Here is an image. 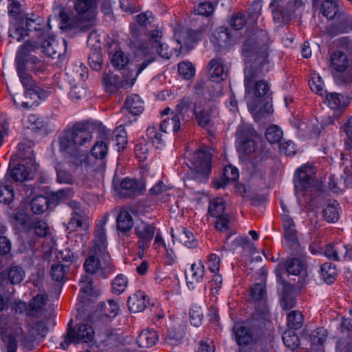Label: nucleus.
I'll return each mask as SVG.
<instances>
[{"mask_svg": "<svg viewBox=\"0 0 352 352\" xmlns=\"http://www.w3.org/2000/svg\"><path fill=\"white\" fill-rule=\"evenodd\" d=\"M303 267V263L298 258L289 259L285 264L287 273L294 276H298L302 271Z\"/></svg>", "mask_w": 352, "mask_h": 352, "instance_id": "4d7b16f0", "label": "nucleus"}, {"mask_svg": "<svg viewBox=\"0 0 352 352\" xmlns=\"http://www.w3.org/2000/svg\"><path fill=\"white\" fill-rule=\"evenodd\" d=\"M304 5L303 0H271L270 8L276 23L287 21Z\"/></svg>", "mask_w": 352, "mask_h": 352, "instance_id": "39448f33", "label": "nucleus"}, {"mask_svg": "<svg viewBox=\"0 0 352 352\" xmlns=\"http://www.w3.org/2000/svg\"><path fill=\"white\" fill-rule=\"evenodd\" d=\"M14 65L20 82L25 89V97L28 98L29 95L39 96V94L42 91L32 79V75L28 72V65L14 64Z\"/></svg>", "mask_w": 352, "mask_h": 352, "instance_id": "f8f14e48", "label": "nucleus"}, {"mask_svg": "<svg viewBox=\"0 0 352 352\" xmlns=\"http://www.w3.org/2000/svg\"><path fill=\"white\" fill-rule=\"evenodd\" d=\"M323 217L324 219L333 223L338 221L339 217V204L337 201H331L323 210Z\"/></svg>", "mask_w": 352, "mask_h": 352, "instance_id": "37998d69", "label": "nucleus"}, {"mask_svg": "<svg viewBox=\"0 0 352 352\" xmlns=\"http://www.w3.org/2000/svg\"><path fill=\"white\" fill-rule=\"evenodd\" d=\"M94 127L91 122H78L64 131L58 139L60 151L74 157L82 155L93 140Z\"/></svg>", "mask_w": 352, "mask_h": 352, "instance_id": "f03ea898", "label": "nucleus"}, {"mask_svg": "<svg viewBox=\"0 0 352 352\" xmlns=\"http://www.w3.org/2000/svg\"><path fill=\"white\" fill-rule=\"evenodd\" d=\"M327 31L331 36L352 31V16L346 12L340 11L336 23L330 25Z\"/></svg>", "mask_w": 352, "mask_h": 352, "instance_id": "2eb2a0df", "label": "nucleus"}, {"mask_svg": "<svg viewBox=\"0 0 352 352\" xmlns=\"http://www.w3.org/2000/svg\"><path fill=\"white\" fill-rule=\"evenodd\" d=\"M256 134V131L250 126H239L236 133L239 151L247 155L254 153L256 149L254 140Z\"/></svg>", "mask_w": 352, "mask_h": 352, "instance_id": "9d476101", "label": "nucleus"}, {"mask_svg": "<svg viewBox=\"0 0 352 352\" xmlns=\"http://www.w3.org/2000/svg\"><path fill=\"white\" fill-rule=\"evenodd\" d=\"M112 292L116 294L123 293L128 285L127 278L123 274H118L112 282Z\"/></svg>", "mask_w": 352, "mask_h": 352, "instance_id": "6e6d98bb", "label": "nucleus"}, {"mask_svg": "<svg viewBox=\"0 0 352 352\" xmlns=\"http://www.w3.org/2000/svg\"><path fill=\"white\" fill-rule=\"evenodd\" d=\"M350 58L341 50L333 51L330 56L332 74L336 84L338 86L349 87L352 84V67Z\"/></svg>", "mask_w": 352, "mask_h": 352, "instance_id": "7ed1b4c3", "label": "nucleus"}, {"mask_svg": "<svg viewBox=\"0 0 352 352\" xmlns=\"http://www.w3.org/2000/svg\"><path fill=\"white\" fill-rule=\"evenodd\" d=\"M239 176V170L232 165L227 166L223 169V177L216 180L214 182V187L216 189L225 188L230 182L236 181Z\"/></svg>", "mask_w": 352, "mask_h": 352, "instance_id": "7c9ffc66", "label": "nucleus"}, {"mask_svg": "<svg viewBox=\"0 0 352 352\" xmlns=\"http://www.w3.org/2000/svg\"><path fill=\"white\" fill-rule=\"evenodd\" d=\"M312 7L314 10H320V13L327 19H333L340 12L338 0H313Z\"/></svg>", "mask_w": 352, "mask_h": 352, "instance_id": "dca6fc26", "label": "nucleus"}, {"mask_svg": "<svg viewBox=\"0 0 352 352\" xmlns=\"http://www.w3.org/2000/svg\"><path fill=\"white\" fill-rule=\"evenodd\" d=\"M181 120V118L176 113L172 118H165L160 124V131L167 133L168 131L172 130L176 133L180 129Z\"/></svg>", "mask_w": 352, "mask_h": 352, "instance_id": "c03bdc74", "label": "nucleus"}, {"mask_svg": "<svg viewBox=\"0 0 352 352\" xmlns=\"http://www.w3.org/2000/svg\"><path fill=\"white\" fill-rule=\"evenodd\" d=\"M71 206L74 208V210L72 212V217L68 224L69 228L72 230L78 228L87 230L89 227V217L79 208L78 203L72 202Z\"/></svg>", "mask_w": 352, "mask_h": 352, "instance_id": "aec40b11", "label": "nucleus"}, {"mask_svg": "<svg viewBox=\"0 0 352 352\" xmlns=\"http://www.w3.org/2000/svg\"><path fill=\"white\" fill-rule=\"evenodd\" d=\"M149 35L150 52L157 53L162 58L168 59L171 56V52L168 46L161 41L162 32L158 30H154L150 32Z\"/></svg>", "mask_w": 352, "mask_h": 352, "instance_id": "4468645a", "label": "nucleus"}, {"mask_svg": "<svg viewBox=\"0 0 352 352\" xmlns=\"http://www.w3.org/2000/svg\"><path fill=\"white\" fill-rule=\"evenodd\" d=\"M194 107L195 108V104L193 102L192 98L191 96H184L177 104L175 112L181 118L182 121L188 120L190 118V113L191 111H193Z\"/></svg>", "mask_w": 352, "mask_h": 352, "instance_id": "bb28decb", "label": "nucleus"}, {"mask_svg": "<svg viewBox=\"0 0 352 352\" xmlns=\"http://www.w3.org/2000/svg\"><path fill=\"white\" fill-rule=\"evenodd\" d=\"M43 52L48 56L54 58L61 54L60 47L58 41L54 37H49L42 43Z\"/></svg>", "mask_w": 352, "mask_h": 352, "instance_id": "4c0bfd02", "label": "nucleus"}, {"mask_svg": "<svg viewBox=\"0 0 352 352\" xmlns=\"http://www.w3.org/2000/svg\"><path fill=\"white\" fill-rule=\"evenodd\" d=\"M162 132V131H161L160 130L158 131L157 129L154 126H148L146 130L147 138L154 145H155L157 148H158L159 145L162 144L163 142Z\"/></svg>", "mask_w": 352, "mask_h": 352, "instance_id": "bf43d9fd", "label": "nucleus"}, {"mask_svg": "<svg viewBox=\"0 0 352 352\" xmlns=\"http://www.w3.org/2000/svg\"><path fill=\"white\" fill-rule=\"evenodd\" d=\"M265 138L270 144L279 143L283 138V131L278 126L272 125L267 129Z\"/></svg>", "mask_w": 352, "mask_h": 352, "instance_id": "864d4df0", "label": "nucleus"}, {"mask_svg": "<svg viewBox=\"0 0 352 352\" xmlns=\"http://www.w3.org/2000/svg\"><path fill=\"white\" fill-rule=\"evenodd\" d=\"M146 295L142 291H138L128 298L129 309L133 313L141 312L146 307Z\"/></svg>", "mask_w": 352, "mask_h": 352, "instance_id": "a878e982", "label": "nucleus"}, {"mask_svg": "<svg viewBox=\"0 0 352 352\" xmlns=\"http://www.w3.org/2000/svg\"><path fill=\"white\" fill-rule=\"evenodd\" d=\"M83 267L86 273L89 274L88 275L98 274L103 278H106L115 269V266L113 265L102 267L99 258L94 255L89 256L86 258Z\"/></svg>", "mask_w": 352, "mask_h": 352, "instance_id": "ddd939ff", "label": "nucleus"}, {"mask_svg": "<svg viewBox=\"0 0 352 352\" xmlns=\"http://www.w3.org/2000/svg\"><path fill=\"white\" fill-rule=\"evenodd\" d=\"M190 162L189 178L199 183L206 182L210 173L211 154L206 150H197L192 153Z\"/></svg>", "mask_w": 352, "mask_h": 352, "instance_id": "20e7f679", "label": "nucleus"}, {"mask_svg": "<svg viewBox=\"0 0 352 352\" xmlns=\"http://www.w3.org/2000/svg\"><path fill=\"white\" fill-rule=\"evenodd\" d=\"M208 74L211 80L220 82L228 76V67L224 65L222 58H213L208 64Z\"/></svg>", "mask_w": 352, "mask_h": 352, "instance_id": "a211bd4d", "label": "nucleus"}, {"mask_svg": "<svg viewBox=\"0 0 352 352\" xmlns=\"http://www.w3.org/2000/svg\"><path fill=\"white\" fill-rule=\"evenodd\" d=\"M123 79H121L118 76L114 74H106L103 77V83L106 90L110 93L114 92L116 90L122 88L124 86L130 84L132 77V73L127 72L123 74Z\"/></svg>", "mask_w": 352, "mask_h": 352, "instance_id": "f3484780", "label": "nucleus"}, {"mask_svg": "<svg viewBox=\"0 0 352 352\" xmlns=\"http://www.w3.org/2000/svg\"><path fill=\"white\" fill-rule=\"evenodd\" d=\"M29 173L23 164H17L11 172V177L16 182H22L28 179Z\"/></svg>", "mask_w": 352, "mask_h": 352, "instance_id": "e2e57ef3", "label": "nucleus"}, {"mask_svg": "<svg viewBox=\"0 0 352 352\" xmlns=\"http://www.w3.org/2000/svg\"><path fill=\"white\" fill-rule=\"evenodd\" d=\"M96 3V0H75L77 16H95Z\"/></svg>", "mask_w": 352, "mask_h": 352, "instance_id": "2f4dec72", "label": "nucleus"}, {"mask_svg": "<svg viewBox=\"0 0 352 352\" xmlns=\"http://www.w3.org/2000/svg\"><path fill=\"white\" fill-rule=\"evenodd\" d=\"M71 325L72 321L69 322V328L67 329L66 333L63 336V340L60 343V347L64 350L67 349L71 344L76 345L80 342L75 333V329L72 327Z\"/></svg>", "mask_w": 352, "mask_h": 352, "instance_id": "8fccbe9b", "label": "nucleus"}, {"mask_svg": "<svg viewBox=\"0 0 352 352\" xmlns=\"http://www.w3.org/2000/svg\"><path fill=\"white\" fill-rule=\"evenodd\" d=\"M248 23V20L242 12H237L233 15L230 21L231 26L236 30H240Z\"/></svg>", "mask_w": 352, "mask_h": 352, "instance_id": "774afa93", "label": "nucleus"}, {"mask_svg": "<svg viewBox=\"0 0 352 352\" xmlns=\"http://www.w3.org/2000/svg\"><path fill=\"white\" fill-rule=\"evenodd\" d=\"M110 60L112 65L118 70H125L130 62L129 56L120 50H116L111 56Z\"/></svg>", "mask_w": 352, "mask_h": 352, "instance_id": "79ce46f5", "label": "nucleus"}, {"mask_svg": "<svg viewBox=\"0 0 352 352\" xmlns=\"http://www.w3.org/2000/svg\"><path fill=\"white\" fill-rule=\"evenodd\" d=\"M155 231L156 227L153 223H149L144 221L137 223L135 228V234L138 238V254L140 256H142L144 251L149 248Z\"/></svg>", "mask_w": 352, "mask_h": 352, "instance_id": "6e6552de", "label": "nucleus"}, {"mask_svg": "<svg viewBox=\"0 0 352 352\" xmlns=\"http://www.w3.org/2000/svg\"><path fill=\"white\" fill-rule=\"evenodd\" d=\"M205 30L206 28H201L200 30L195 31L190 29H184L179 33L177 41L179 43H183L186 47H190L192 43L201 39Z\"/></svg>", "mask_w": 352, "mask_h": 352, "instance_id": "393cba45", "label": "nucleus"}, {"mask_svg": "<svg viewBox=\"0 0 352 352\" xmlns=\"http://www.w3.org/2000/svg\"><path fill=\"white\" fill-rule=\"evenodd\" d=\"M105 221L102 225H97L94 232V251L95 254H104L107 248Z\"/></svg>", "mask_w": 352, "mask_h": 352, "instance_id": "4be33fe9", "label": "nucleus"}, {"mask_svg": "<svg viewBox=\"0 0 352 352\" xmlns=\"http://www.w3.org/2000/svg\"><path fill=\"white\" fill-rule=\"evenodd\" d=\"M25 276L24 270L19 266L14 265L6 268L0 273V292L3 295H12L14 289L11 292L6 289L7 285L18 284L21 283Z\"/></svg>", "mask_w": 352, "mask_h": 352, "instance_id": "1a4fd4ad", "label": "nucleus"}, {"mask_svg": "<svg viewBox=\"0 0 352 352\" xmlns=\"http://www.w3.org/2000/svg\"><path fill=\"white\" fill-rule=\"evenodd\" d=\"M62 28L66 30H74L76 32H86L91 30L95 25L94 16H76L70 19L69 16L60 12Z\"/></svg>", "mask_w": 352, "mask_h": 352, "instance_id": "0eeeda50", "label": "nucleus"}, {"mask_svg": "<svg viewBox=\"0 0 352 352\" xmlns=\"http://www.w3.org/2000/svg\"><path fill=\"white\" fill-rule=\"evenodd\" d=\"M248 106L249 109L254 113V119L256 120H261L262 118L265 116V113L270 114L273 112L272 107L271 104H269L268 102L265 104L263 110L259 109V110L257 111V105L254 104L253 102H248Z\"/></svg>", "mask_w": 352, "mask_h": 352, "instance_id": "052dcab7", "label": "nucleus"}, {"mask_svg": "<svg viewBox=\"0 0 352 352\" xmlns=\"http://www.w3.org/2000/svg\"><path fill=\"white\" fill-rule=\"evenodd\" d=\"M71 206L74 208V210L72 212V217L68 224L69 228L72 230L78 228L87 230L89 227V217L79 208L78 203L72 202Z\"/></svg>", "mask_w": 352, "mask_h": 352, "instance_id": "412c9836", "label": "nucleus"}, {"mask_svg": "<svg viewBox=\"0 0 352 352\" xmlns=\"http://www.w3.org/2000/svg\"><path fill=\"white\" fill-rule=\"evenodd\" d=\"M285 291L281 299V307L285 309H291L296 304V299L294 296L288 294L286 290L292 289V285L287 282H284Z\"/></svg>", "mask_w": 352, "mask_h": 352, "instance_id": "5fc2aeb1", "label": "nucleus"}, {"mask_svg": "<svg viewBox=\"0 0 352 352\" xmlns=\"http://www.w3.org/2000/svg\"><path fill=\"white\" fill-rule=\"evenodd\" d=\"M204 265L201 261L191 265V268L186 274L187 285L190 287V284L199 283L204 276Z\"/></svg>", "mask_w": 352, "mask_h": 352, "instance_id": "72a5a7b5", "label": "nucleus"}, {"mask_svg": "<svg viewBox=\"0 0 352 352\" xmlns=\"http://www.w3.org/2000/svg\"><path fill=\"white\" fill-rule=\"evenodd\" d=\"M193 114L199 126L206 128L210 125L211 118L209 113L206 111L197 112L196 108H193Z\"/></svg>", "mask_w": 352, "mask_h": 352, "instance_id": "69168bd1", "label": "nucleus"}, {"mask_svg": "<svg viewBox=\"0 0 352 352\" xmlns=\"http://www.w3.org/2000/svg\"><path fill=\"white\" fill-rule=\"evenodd\" d=\"M107 151V140H97L91 148V153L96 159H104Z\"/></svg>", "mask_w": 352, "mask_h": 352, "instance_id": "3c124183", "label": "nucleus"}, {"mask_svg": "<svg viewBox=\"0 0 352 352\" xmlns=\"http://www.w3.org/2000/svg\"><path fill=\"white\" fill-rule=\"evenodd\" d=\"M14 197L13 188L8 184L0 185V202L6 204H10Z\"/></svg>", "mask_w": 352, "mask_h": 352, "instance_id": "13d9d810", "label": "nucleus"}, {"mask_svg": "<svg viewBox=\"0 0 352 352\" xmlns=\"http://www.w3.org/2000/svg\"><path fill=\"white\" fill-rule=\"evenodd\" d=\"M287 322L291 330H297L302 327L304 323V317L299 311H292L287 315Z\"/></svg>", "mask_w": 352, "mask_h": 352, "instance_id": "a18cd8bd", "label": "nucleus"}, {"mask_svg": "<svg viewBox=\"0 0 352 352\" xmlns=\"http://www.w3.org/2000/svg\"><path fill=\"white\" fill-rule=\"evenodd\" d=\"M47 296L45 294L36 295L29 302V309L28 315L32 316H44L45 307L47 302Z\"/></svg>", "mask_w": 352, "mask_h": 352, "instance_id": "5701e85b", "label": "nucleus"}, {"mask_svg": "<svg viewBox=\"0 0 352 352\" xmlns=\"http://www.w3.org/2000/svg\"><path fill=\"white\" fill-rule=\"evenodd\" d=\"M75 333L80 342L83 343H89L93 341L95 337V332L92 326L87 323L79 324Z\"/></svg>", "mask_w": 352, "mask_h": 352, "instance_id": "e433bc0d", "label": "nucleus"}, {"mask_svg": "<svg viewBox=\"0 0 352 352\" xmlns=\"http://www.w3.org/2000/svg\"><path fill=\"white\" fill-rule=\"evenodd\" d=\"M311 176L307 173L306 167L300 168L296 173L295 187L297 190L302 191L310 185Z\"/></svg>", "mask_w": 352, "mask_h": 352, "instance_id": "58836bf2", "label": "nucleus"}, {"mask_svg": "<svg viewBox=\"0 0 352 352\" xmlns=\"http://www.w3.org/2000/svg\"><path fill=\"white\" fill-rule=\"evenodd\" d=\"M133 224V219L129 212L122 210L118 215L117 228L120 232L125 233L131 230Z\"/></svg>", "mask_w": 352, "mask_h": 352, "instance_id": "ea45409f", "label": "nucleus"}, {"mask_svg": "<svg viewBox=\"0 0 352 352\" xmlns=\"http://www.w3.org/2000/svg\"><path fill=\"white\" fill-rule=\"evenodd\" d=\"M282 339L285 345L292 351L295 350L300 345L298 336L291 329L283 332Z\"/></svg>", "mask_w": 352, "mask_h": 352, "instance_id": "de8ad7c7", "label": "nucleus"}, {"mask_svg": "<svg viewBox=\"0 0 352 352\" xmlns=\"http://www.w3.org/2000/svg\"><path fill=\"white\" fill-rule=\"evenodd\" d=\"M30 228L32 229L36 235L44 237L49 233V227L43 220H36L32 222Z\"/></svg>", "mask_w": 352, "mask_h": 352, "instance_id": "680f3d73", "label": "nucleus"}, {"mask_svg": "<svg viewBox=\"0 0 352 352\" xmlns=\"http://www.w3.org/2000/svg\"><path fill=\"white\" fill-rule=\"evenodd\" d=\"M242 45V55L245 64L244 85L245 93L252 94L258 100L271 98L272 91L265 80L253 84L255 78L263 74V67L268 63L269 37L263 30H248Z\"/></svg>", "mask_w": 352, "mask_h": 352, "instance_id": "f257e3e1", "label": "nucleus"}, {"mask_svg": "<svg viewBox=\"0 0 352 352\" xmlns=\"http://www.w3.org/2000/svg\"><path fill=\"white\" fill-rule=\"evenodd\" d=\"M225 209L226 201L221 197H217L210 201L208 213L210 217L216 219L227 214Z\"/></svg>", "mask_w": 352, "mask_h": 352, "instance_id": "c9c22d12", "label": "nucleus"}, {"mask_svg": "<svg viewBox=\"0 0 352 352\" xmlns=\"http://www.w3.org/2000/svg\"><path fill=\"white\" fill-rule=\"evenodd\" d=\"M251 298L254 302L263 301L266 297V290L265 285L262 283H256L251 289Z\"/></svg>", "mask_w": 352, "mask_h": 352, "instance_id": "0e129e2a", "label": "nucleus"}, {"mask_svg": "<svg viewBox=\"0 0 352 352\" xmlns=\"http://www.w3.org/2000/svg\"><path fill=\"white\" fill-rule=\"evenodd\" d=\"M281 219L285 239L291 243H296L298 240L297 230L293 219L287 214H284Z\"/></svg>", "mask_w": 352, "mask_h": 352, "instance_id": "c85d7f7f", "label": "nucleus"}, {"mask_svg": "<svg viewBox=\"0 0 352 352\" xmlns=\"http://www.w3.org/2000/svg\"><path fill=\"white\" fill-rule=\"evenodd\" d=\"M120 188L121 194L124 196H133L141 193L137 181L133 179H124L120 183Z\"/></svg>", "mask_w": 352, "mask_h": 352, "instance_id": "a19ab883", "label": "nucleus"}, {"mask_svg": "<svg viewBox=\"0 0 352 352\" xmlns=\"http://www.w3.org/2000/svg\"><path fill=\"white\" fill-rule=\"evenodd\" d=\"M232 334L235 342L241 346H248L258 340V332L241 322L234 324Z\"/></svg>", "mask_w": 352, "mask_h": 352, "instance_id": "9b49d317", "label": "nucleus"}, {"mask_svg": "<svg viewBox=\"0 0 352 352\" xmlns=\"http://www.w3.org/2000/svg\"><path fill=\"white\" fill-rule=\"evenodd\" d=\"M158 340L159 337L155 331L144 329L140 333L136 342L140 348H151L155 346Z\"/></svg>", "mask_w": 352, "mask_h": 352, "instance_id": "cd10ccee", "label": "nucleus"}, {"mask_svg": "<svg viewBox=\"0 0 352 352\" xmlns=\"http://www.w3.org/2000/svg\"><path fill=\"white\" fill-rule=\"evenodd\" d=\"M30 205L34 213L42 214L48 208L49 199L45 196H37L32 199Z\"/></svg>", "mask_w": 352, "mask_h": 352, "instance_id": "09e8293b", "label": "nucleus"}, {"mask_svg": "<svg viewBox=\"0 0 352 352\" xmlns=\"http://www.w3.org/2000/svg\"><path fill=\"white\" fill-rule=\"evenodd\" d=\"M185 336L182 327L170 329L164 338V344L166 346H176L182 344Z\"/></svg>", "mask_w": 352, "mask_h": 352, "instance_id": "f704fd0d", "label": "nucleus"}, {"mask_svg": "<svg viewBox=\"0 0 352 352\" xmlns=\"http://www.w3.org/2000/svg\"><path fill=\"white\" fill-rule=\"evenodd\" d=\"M50 320V316L44 315L43 319L36 320L28 325V335L23 336L20 339L24 347L31 349L34 341L43 339L45 337L49 331L48 324Z\"/></svg>", "mask_w": 352, "mask_h": 352, "instance_id": "423d86ee", "label": "nucleus"}, {"mask_svg": "<svg viewBox=\"0 0 352 352\" xmlns=\"http://www.w3.org/2000/svg\"><path fill=\"white\" fill-rule=\"evenodd\" d=\"M327 337V331L324 328H318L313 331L309 336L311 342V352H324L322 347Z\"/></svg>", "mask_w": 352, "mask_h": 352, "instance_id": "c756f323", "label": "nucleus"}, {"mask_svg": "<svg viewBox=\"0 0 352 352\" xmlns=\"http://www.w3.org/2000/svg\"><path fill=\"white\" fill-rule=\"evenodd\" d=\"M124 107L129 113L137 116L144 111V102L138 95L132 94L126 98Z\"/></svg>", "mask_w": 352, "mask_h": 352, "instance_id": "473e14b6", "label": "nucleus"}, {"mask_svg": "<svg viewBox=\"0 0 352 352\" xmlns=\"http://www.w3.org/2000/svg\"><path fill=\"white\" fill-rule=\"evenodd\" d=\"M40 47L37 41L28 40L21 45L16 54L14 64L28 65L30 57H32L31 53L34 52Z\"/></svg>", "mask_w": 352, "mask_h": 352, "instance_id": "6ab92c4d", "label": "nucleus"}, {"mask_svg": "<svg viewBox=\"0 0 352 352\" xmlns=\"http://www.w3.org/2000/svg\"><path fill=\"white\" fill-rule=\"evenodd\" d=\"M28 71L30 70L35 74H43L47 69L45 61L38 58L35 56L30 57L28 63Z\"/></svg>", "mask_w": 352, "mask_h": 352, "instance_id": "603ef678", "label": "nucleus"}, {"mask_svg": "<svg viewBox=\"0 0 352 352\" xmlns=\"http://www.w3.org/2000/svg\"><path fill=\"white\" fill-rule=\"evenodd\" d=\"M336 275L337 270L334 264L327 262L322 265L321 277L327 284H332Z\"/></svg>", "mask_w": 352, "mask_h": 352, "instance_id": "49530a36", "label": "nucleus"}, {"mask_svg": "<svg viewBox=\"0 0 352 352\" xmlns=\"http://www.w3.org/2000/svg\"><path fill=\"white\" fill-rule=\"evenodd\" d=\"M326 101L328 106L332 109H342L346 108L351 98L347 95L341 94L337 92L327 93L326 91Z\"/></svg>", "mask_w": 352, "mask_h": 352, "instance_id": "b1692460", "label": "nucleus"}, {"mask_svg": "<svg viewBox=\"0 0 352 352\" xmlns=\"http://www.w3.org/2000/svg\"><path fill=\"white\" fill-rule=\"evenodd\" d=\"M80 291L85 295H91L93 292V279L90 275L85 274L82 276L79 282Z\"/></svg>", "mask_w": 352, "mask_h": 352, "instance_id": "338daca9", "label": "nucleus"}]
</instances>
